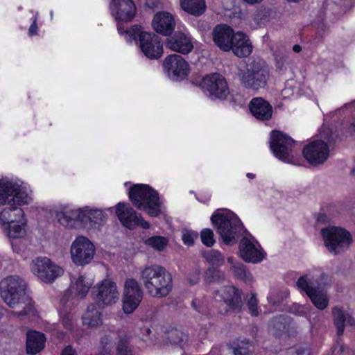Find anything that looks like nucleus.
Returning a JSON list of instances; mask_svg holds the SVG:
<instances>
[{"label": "nucleus", "mask_w": 355, "mask_h": 355, "mask_svg": "<svg viewBox=\"0 0 355 355\" xmlns=\"http://www.w3.org/2000/svg\"><path fill=\"white\" fill-rule=\"evenodd\" d=\"M33 201V191L28 184L0 179V227L10 240L26 236L28 218L21 207Z\"/></svg>", "instance_id": "f257e3e1"}, {"label": "nucleus", "mask_w": 355, "mask_h": 355, "mask_svg": "<svg viewBox=\"0 0 355 355\" xmlns=\"http://www.w3.org/2000/svg\"><path fill=\"white\" fill-rule=\"evenodd\" d=\"M53 213L58 223L69 230L80 227L97 230L106 222L105 209L92 206L76 207L71 203H60Z\"/></svg>", "instance_id": "f03ea898"}, {"label": "nucleus", "mask_w": 355, "mask_h": 355, "mask_svg": "<svg viewBox=\"0 0 355 355\" xmlns=\"http://www.w3.org/2000/svg\"><path fill=\"white\" fill-rule=\"evenodd\" d=\"M26 282L19 275H8L0 281V295L10 307L17 309L18 316L34 315L35 306L26 293Z\"/></svg>", "instance_id": "7ed1b4c3"}, {"label": "nucleus", "mask_w": 355, "mask_h": 355, "mask_svg": "<svg viewBox=\"0 0 355 355\" xmlns=\"http://www.w3.org/2000/svg\"><path fill=\"white\" fill-rule=\"evenodd\" d=\"M328 277L320 270L309 272L299 278L297 286L309 297L314 306L323 310L329 304Z\"/></svg>", "instance_id": "20e7f679"}, {"label": "nucleus", "mask_w": 355, "mask_h": 355, "mask_svg": "<svg viewBox=\"0 0 355 355\" xmlns=\"http://www.w3.org/2000/svg\"><path fill=\"white\" fill-rule=\"evenodd\" d=\"M125 187L130 201L139 209L151 217H157L162 213L163 205L158 193L148 184L125 182Z\"/></svg>", "instance_id": "39448f33"}, {"label": "nucleus", "mask_w": 355, "mask_h": 355, "mask_svg": "<svg viewBox=\"0 0 355 355\" xmlns=\"http://www.w3.org/2000/svg\"><path fill=\"white\" fill-rule=\"evenodd\" d=\"M139 279L147 293L154 297L168 295L172 290V277L164 268L146 266L139 272Z\"/></svg>", "instance_id": "423d86ee"}, {"label": "nucleus", "mask_w": 355, "mask_h": 355, "mask_svg": "<svg viewBox=\"0 0 355 355\" xmlns=\"http://www.w3.org/2000/svg\"><path fill=\"white\" fill-rule=\"evenodd\" d=\"M211 222L222 241L227 245L236 243L243 223L239 216L227 209H218L211 216Z\"/></svg>", "instance_id": "0eeeda50"}, {"label": "nucleus", "mask_w": 355, "mask_h": 355, "mask_svg": "<svg viewBox=\"0 0 355 355\" xmlns=\"http://www.w3.org/2000/svg\"><path fill=\"white\" fill-rule=\"evenodd\" d=\"M238 76L244 87L258 91L266 88L270 76L266 62L254 59L247 64L245 69H239Z\"/></svg>", "instance_id": "6e6552de"}, {"label": "nucleus", "mask_w": 355, "mask_h": 355, "mask_svg": "<svg viewBox=\"0 0 355 355\" xmlns=\"http://www.w3.org/2000/svg\"><path fill=\"white\" fill-rule=\"evenodd\" d=\"M138 38L141 52L150 59H158L163 53V46L155 34L145 31L139 26H134L125 32V39L131 42Z\"/></svg>", "instance_id": "1a4fd4ad"}, {"label": "nucleus", "mask_w": 355, "mask_h": 355, "mask_svg": "<svg viewBox=\"0 0 355 355\" xmlns=\"http://www.w3.org/2000/svg\"><path fill=\"white\" fill-rule=\"evenodd\" d=\"M331 137V130L323 127L320 131L319 137L313 139L304 147L303 156L311 165L320 166L328 159Z\"/></svg>", "instance_id": "9d476101"}, {"label": "nucleus", "mask_w": 355, "mask_h": 355, "mask_svg": "<svg viewBox=\"0 0 355 355\" xmlns=\"http://www.w3.org/2000/svg\"><path fill=\"white\" fill-rule=\"evenodd\" d=\"M320 234L324 245L334 255L347 251L354 242L351 232L341 226L329 225L322 228Z\"/></svg>", "instance_id": "9b49d317"}, {"label": "nucleus", "mask_w": 355, "mask_h": 355, "mask_svg": "<svg viewBox=\"0 0 355 355\" xmlns=\"http://www.w3.org/2000/svg\"><path fill=\"white\" fill-rule=\"evenodd\" d=\"M29 270L37 279L46 284L54 283L64 273L61 266L45 256H39L32 259Z\"/></svg>", "instance_id": "f8f14e48"}, {"label": "nucleus", "mask_w": 355, "mask_h": 355, "mask_svg": "<svg viewBox=\"0 0 355 355\" xmlns=\"http://www.w3.org/2000/svg\"><path fill=\"white\" fill-rule=\"evenodd\" d=\"M69 254L71 262L83 267L92 262L96 255L94 243L86 236L78 235L72 241Z\"/></svg>", "instance_id": "ddd939ff"}, {"label": "nucleus", "mask_w": 355, "mask_h": 355, "mask_svg": "<svg viewBox=\"0 0 355 355\" xmlns=\"http://www.w3.org/2000/svg\"><path fill=\"white\" fill-rule=\"evenodd\" d=\"M202 92L211 99L227 100L230 95L228 83L219 73H211L204 76L199 83Z\"/></svg>", "instance_id": "4468645a"}, {"label": "nucleus", "mask_w": 355, "mask_h": 355, "mask_svg": "<svg viewBox=\"0 0 355 355\" xmlns=\"http://www.w3.org/2000/svg\"><path fill=\"white\" fill-rule=\"evenodd\" d=\"M294 146L293 139L286 134L278 130L271 132L270 148L279 159L287 163H294Z\"/></svg>", "instance_id": "2eb2a0df"}, {"label": "nucleus", "mask_w": 355, "mask_h": 355, "mask_svg": "<svg viewBox=\"0 0 355 355\" xmlns=\"http://www.w3.org/2000/svg\"><path fill=\"white\" fill-rule=\"evenodd\" d=\"M110 11L117 24V30L119 34H124L123 24L130 22L135 17L137 12L136 6L132 0H111Z\"/></svg>", "instance_id": "dca6fc26"}, {"label": "nucleus", "mask_w": 355, "mask_h": 355, "mask_svg": "<svg viewBox=\"0 0 355 355\" xmlns=\"http://www.w3.org/2000/svg\"><path fill=\"white\" fill-rule=\"evenodd\" d=\"M163 70L169 79L180 82L187 78L191 69L184 58L178 54H171L164 58Z\"/></svg>", "instance_id": "f3484780"}, {"label": "nucleus", "mask_w": 355, "mask_h": 355, "mask_svg": "<svg viewBox=\"0 0 355 355\" xmlns=\"http://www.w3.org/2000/svg\"><path fill=\"white\" fill-rule=\"evenodd\" d=\"M239 255L245 262L257 264L263 261L266 253L252 235L242 238L239 244Z\"/></svg>", "instance_id": "a211bd4d"}, {"label": "nucleus", "mask_w": 355, "mask_h": 355, "mask_svg": "<svg viewBox=\"0 0 355 355\" xmlns=\"http://www.w3.org/2000/svg\"><path fill=\"white\" fill-rule=\"evenodd\" d=\"M115 214L122 225L130 230H133L137 226L144 229L150 227V223L128 203L119 202L115 206Z\"/></svg>", "instance_id": "6ab92c4d"}, {"label": "nucleus", "mask_w": 355, "mask_h": 355, "mask_svg": "<svg viewBox=\"0 0 355 355\" xmlns=\"http://www.w3.org/2000/svg\"><path fill=\"white\" fill-rule=\"evenodd\" d=\"M94 295L99 306H110L119 300V292L114 282L104 279L94 287Z\"/></svg>", "instance_id": "aec40b11"}, {"label": "nucleus", "mask_w": 355, "mask_h": 355, "mask_svg": "<svg viewBox=\"0 0 355 355\" xmlns=\"http://www.w3.org/2000/svg\"><path fill=\"white\" fill-rule=\"evenodd\" d=\"M151 26L157 33L168 36L174 31L176 21L172 13L162 10L157 12L153 15Z\"/></svg>", "instance_id": "412c9836"}, {"label": "nucleus", "mask_w": 355, "mask_h": 355, "mask_svg": "<svg viewBox=\"0 0 355 355\" xmlns=\"http://www.w3.org/2000/svg\"><path fill=\"white\" fill-rule=\"evenodd\" d=\"M116 344L117 355H133L126 338H120L116 333H110L101 339L103 355H110L114 345Z\"/></svg>", "instance_id": "4be33fe9"}, {"label": "nucleus", "mask_w": 355, "mask_h": 355, "mask_svg": "<svg viewBox=\"0 0 355 355\" xmlns=\"http://www.w3.org/2000/svg\"><path fill=\"white\" fill-rule=\"evenodd\" d=\"M235 33L236 32L227 25H218L211 32L212 40L220 50L230 52Z\"/></svg>", "instance_id": "5701e85b"}, {"label": "nucleus", "mask_w": 355, "mask_h": 355, "mask_svg": "<svg viewBox=\"0 0 355 355\" xmlns=\"http://www.w3.org/2000/svg\"><path fill=\"white\" fill-rule=\"evenodd\" d=\"M94 279L92 275L86 273L80 274L78 276L73 277L71 279L69 292L70 297L84 298L88 293L89 289L94 284Z\"/></svg>", "instance_id": "b1692460"}, {"label": "nucleus", "mask_w": 355, "mask_h": 355, "mask_svg": "<svg viewBox=\"0 0 355 355\" xmlns=\"http://www.w3.org/2000/svg\"><path fill=\"white\" fill-rule=\"evenodd\" d=\"M166 46L170 50L184 55L189 53L193 49L191 37L180 31L166 40Z\"/></svg>", "instance_id": "393cba45"}, {"label": "nucleus", "mask_w": 355, "mask_h": 355, "mask_svg": "<svg viewBox=\"0 0 355 355\" xmlns=\"http://www.w3.org/2000/svg\"><path fill=\"white\" fill-rule=\"evenodd\" d=\"M231 51L239 58L249 56L253 49L252 44L249 37L241 31H237L232 42Z\"/></svg>", "instance_id": "a878e982"}, {"label": "nucleus", "mask_w": 355, "mask_h": 355, "mask_svg": "<svg viewBox=\"0 0 355 355\" xmlns=\"http://www.w3.org/2000/svg\"><path fill=\"white\" fill-rule=\"evenodd\" d=\"M249 108L252 114L259 120H268L272 116V106L262 98L257 97L252 99Z\"/></svg>", "instance_id": "bb28decb"}, {"label": "nucleus", "mask_w": 355, "mask_h": 355, "mask_svg": "<svg viewBox=\"0 0 355 355\" xmlns=\"http://www.w3.org/2000/svg\"><path fill=\"white\" fill-rule=\"evenodd\" d=\"M46 337L39 331L30 330L26 334V350L27 354L35 355L40 353L45 346Z\"/></svg>", "instance_id": "cd10ccee"}, {"label": "nucleus", "mask_w": 355, "mask_h": 355, "mask_svg": "<svg viewBox=\"0 0 355 355\" xmlns=\"http://www.w3.org/2000/svg\"><path fill=\"white\" fill-rule=\"evenodd\" d=\"M82 323L87 327H98L102 324V315L94 304L87 306L82 316Z\"/></svg>", "instance_id": "c85d7f7f"}, {"label": "nucleus", "mask_w": 355, "mask_h": 355, "mask_svg": "<svg viewBox=\"0 0 355 355\" xmlns=\"http://www.w3.org/2000/svg\"><path fill=\"white\" fill-rule=\"evenodd\" d=\"M334 323L339 335L344 331L345 326H353L355 324L354 319L348 313H345L341 309L336 307L333 309Z\"/></svg>", "instance_id": "c756f323"}, {"label": "nucleus", "mask_w": 355, "mask_h": 355, "mask_svg": "<svg viewBox=\"0 0 355 355\" xmlns=\"http://www.w3.org/2000/svg\"><path fill=\"white\" fill-rule=\"evenodd\" d=\"M182 9L194 16H200L206 10V3L205 0H180Z\"/></svg>", "instance_id": "7c9ffc66"}, {"label": "nucleus", "mask_w": 355, "mask_h": 355, "mask_svg": "<svg viewBox=\"0 0 355 355\" xmlns=\"http://www.w3.org/2000/svg\"><path fill=\"white\" fill-rule=\"evenodd\" d=\"M224 301L232 309H239L241 304V292L234 286L224 288L221 291Z\"/></svg>", "instance_id": "2f4dec72"}, {"label": "nucleus", "mask_w": 355, "mask_h": 355, "mask_svg": "<svg viewBox=\"0 0 355 355\" xmlns=\"http://www.w3.org/2000/svg\"><path fill=\"white\" fill-rule=\"evenodd\" d=\"M227 261L231 264V270L236 276L247 284H250L253 282L254 279L252 274L246 270L243 263L234 261L231 257L228 258Z\"/></svg>", "instance_id": "473e14b6"}, {"label": "nucleus", "mask_w": 355, "mask_h": 355, "mask_svg": "<svg viewBox=\"0 0 355 355\" xmlns=\"http://www.w3.org/2000/svg\"><path fill=\"white\" fill-rule=\"evenodd\" d=\"M143 295H127L122 297V309L125 313H133L140 304Z\"/></svg>", "instance_id": "72a5a7b5"}, {"label": "nucleus", "mask_w": 355, "mask_h": 355, "mask_svg": "<svg viewBox=\"0 0 355 355\" xmlns=\"http://www.w3.org/2000/svg\"><path fill=\"white\" fill-rule=\"evenodd\" d=\"M145 245L156 251H163L168 244V239L162 236H153L144 241Z\"/></svg>", "instance_id": "f704fd0d"}, {"label": "nucleus", "mask_w": 355, "mask_h": 355, "mask_svg": "<svg viewBox=\"0 0 355 355\" xmlns=\"http://www.w3.org/2000/svg\"><path fill=\"white\" fill-rule=\"evenodd\" d=\"M143 295V292L138 282L132 278L125 280L123 286V296Z\"/></svg>", "instance_id": "c9c22d12"}, {"label": "nucleus", "mask_w": 355, "mask_h": 355, "mask_svg": "<svg viewBox=\"0 0 355 355\" xmlns=\"http://www.w3.org/2000/svg\"><path fill=\"white\" fill-rule=\"evenodd\" d=\"M168 338L172 344L182 347L187 342L188 336L181 331L175 330L170 333Z\"/></svg>", "instance_id": "e433bc0d"}, {"label": "nucleus", "mask_w": 355, "mask_h": 355, "mask_svg": "<svg viewBox=\"0 0 355 355\" xmlns=\"http://www.w3.org/2000/svg\"><path fill=\"white\" fill-rule=\"evenodd\" d=\"M204 257L209 263L214 266H220L224 262L223 255L217 250H210L205 253Z\"/></svg>", "instance_id": "4c0bfd02"}, {"label": "nucleus", "mask_w": 355, "mask_h": 355, "mask_svg": "<svg viewBox=\"0 0 355 355\" xmlns=\"http://www.w3.org/2000/svg\"><path fill=\"white\" fill-rule=\"evenodd\" d=\"M198 238V234L191 230L184 229L182 231V240L185 245L192 246Z\"/></svg>", "instance_id": "58836bf2"}, {"label": "nucleus", "mask_w": 355, "mask_h": 355, "mask_svg": "<svg viewBox=\"0 0 355 355\" xmlns=\"http://www.w3.org/2000/svg\"><path fill=\"white\" fill-rule=\"evenodd\" d=\"M200 239L202 243L207 247H211L215 243L214 234L211 229H203L200 232Z\"/></svg>", "instance_id": "ea45409f"}, {"label": "nucleus", "mask_w": 355, "mask_h": 355, "mask_svg": "<svg viewBox=\"0 0 355 355\" xmlns=\"http://www.w3.org/2000/svg\"><path fill=\"white\" fill-rule=\"evenodd\" d=\"M200 279V269L199 267H195L187 275V281L191 285L198 284Z\"/></svg>", "instance_id": "a19ab883"}, {"label": "nucleus", "mask_w": 355, "mask_h": 355, "mask_svg": "<svg viewBox=\"0 0 355 355\" xmlns=\"http://www.w3.org/2000/svg\"><path fill=\"white\" fill-rule=\"evenodd\" d=\"M248 306L252 315L256 316L258 315L257 300L254 295H251L248 299Z\"/></svg>", "instance_id": "79ce46f5"}, {"label": "nucleus", "mask_w": 355, "mask_h": 355, "mask_svg": "<svg viewBox=\"0 0 355 355\" xmlns=\"http://www.w3.org/2000/svg\"><path fill=\"white\" fill-rule=\"evenodd\" d=\"M60 319L64 328L71 330L73 325V315L69 313H60Z\"/></svg>", "instance_id": "37998d69"}, {"label": "nucleus", "mask_w": 355, "mask_h": 355, "mask_svg": "<svg viewBox=\"0 0 355 355\" xmlns=\"http://www.w3.org/2000/svg\"><path fill=\"white\" fill-rule=\"evenodd\" d=\"M286 355H311V354L309 349L298 347L289 349Z\"/></svg>", "instance_id": "c03bdc74"}, {"label": "nucleus", "mask_w": 355, "mask_h": 355, "mask_svg": "<svg viewBox=\"0 0 355 355\" xmlns=\"http://www.w3.org/2000/svg\"><path fill=\"white\" fill-rule=\"evenodd\" d=\"M37 17H38V13H36L35 16L33 18V23L31 25L29 30H28V34L31 36H33L35 35H37V31H38Z\"/></svg>", "instance_id": "a18cd8bd"}, {"label": "nucleus", "mask_w": 355, "mask_h": 355, "mask_svg": "<svg viewBox=\"0 0 355 355\" xmlns=\"http://www.w3.org/2000/svg\"><path fill=\"white\" fill-rule=\"evenodd\" d=\"M241 343V345H238V347L234 349V355H246L248 354L247 348L244 347V345H248V343H244L243 341Z\"/></svg>", "instance_id": "49530a36"}, {"label": "nucleus", "mask_w": 355, "mask_h": 355, "mask_svg": "<svg viewBox=\"0 0 355 355\" xmlns=\"http://www.w3.org/2000/svg\"><path fill=\"white\" fill-rule=\"evenodd\" d=\"M355 101H354L350 105L349 107L352 110L353 113L354 114V117L352 121V123L349 125V130L351 132L352 134L355 135Z\"/></svg>", "instance_id": "de8ad7c7"}, {"label": "nucleus", "mask_w": 355, "mask_h": 355, "mask_svg": "<svg viewBox=\"0 0 355 355\" xmlns=\"http://www.w3.org/2000/svg\"><path fill=\"white\" fill-rule=\"evenodd\" d=\"M61 355H74V352L73 349L70 347H67L64 348V349L62 351Z\"/></svg>", "instance_id": "09e8293b"}, {"label": "nucleus", "mask_w": 355, "mask_h": 355, "mask_svg": "<svg viewBox=\"0 0 355 355\" xmlns=\"http://www.w3.org/2000/svg\"><path fill=\"white\" fill-rule=\"evenodd\" d=\"M242 1L249 5H256V4L261 3L264 0H242Z\"/></svg>", "instance_id": "8fccbe9b"}, {"label": "nucleus", "mask_w": 355, "mask_h": 355, "mask_svg": "<svg viewBox=\"0 0 355 355\" xmlns=\"http://www.w3.org/2000/svg\"><path fill=\"white\" fill-rule=\"evenodd\" d=\"M263 11L262 10H257V12L254 15V20L257 21L259 19V17H261Z\"/></svg>", "instance_id": "3c124183"}, {"label": "nucleus", "mask_w": 355, "mask_h": 355, "mask_svg": "<svg viewBox=\"0 0 355 355\" xmlns=\"http://www.w3.org/2000/svg\"><path fill=\"white\" fill-rule=\"evenodd\" d=\"M214 272H216V271L212 269H209L206 272V278H208L209 276L211 275Z\"/></svg>", "instance_id": "603ef678"}, {"label": "nucleus", "mask_w": 355, "mask_h": 355, "mask_svg": "<svg viewBox=\"0 0 355 355\" xmlns=\"http://www.w3.org/2000/svg\"><path fill=\"white\" fill-rule=\"evenodd\" d=\"M301 50V47L299 45H295L293 46V51L295 52H299Z\"/></svg>", "instance_id": "864d4df0"}, {"label": "nucleus", "mask_w": 355, "mask_h": 355, "mask_svg": "<svg viewBox=\"0 0 355 355\" xmlns=\"http://www.w3.org/2000/svg\"><path fill=\"white\" fill-rule=\"evenodd\" d=\"M247 176L249 178H253L254 177V175L252 173H248Z\"/></svg>", "instance_id": "5fc2aeb1"}, {"label": "nucleus", "mask_w": 355, "mask_h": 355, "mask_svg": "<svg viewBox=\"0 0 355 355\" xmlns=\"http://www.w3.org/2000/svg\"><path fill=\"white\" fill-rule=\"evenodd\" d=\"M12 249H13V250H14V251L17 252V251L19 250H18V248H15V247L14 246L13 243H12Z\"/></svg>", "instance_id": "6e6d98bb"}, {"label": "nucleus", "mask_w": 355, "mask_h": 355, "mask_svg": "<svg viewBox=\"0 0 355 355\" xmlns=\"http://www.w3.org/2000/svg\"><path fill=\"white\" fill-rule=\"evenodd\" d=\"M63 301H68L69 300V298H67V293L65 294V295H64V298L62 299Z\"/></svg>", "instance_id": "4d7b16f0"}, {"label": "nucleus", "mask_w": 355, "mask_h": 355, "mask_svg": "<svg viewBox=\"0 0 355 355\" xmlns=\"http://www.w3.org/2000/svg\"><path fill=\"white\" fill-rule=\"evenodd\" d=\"M279 320H280V318H279V319H278V320H275L272 322H273V324H274V325H276V323H278V322H279Z\"/></svg>", "instance_id": "13d9d810"}, {"label": "nucleus", "mask_w": 355, "mask_h": 355, "mask_svg": "<svg viewBox=\"0 0 355 355\" xmlns=\"http://www.w3.org/2000/svg\"><path fill=\"white\" fill-rule=\"evenodd\" d=\"M146 333L148 334H150V329H149V328H147V329H146Z\"/></svg>", "instance_id": "bf43d9fd"}, {"label": "nucleus", "mask_w": 355, "mask_h": 355, "mask_svg": "<svg viewBox=\"0 0 355 355\" xmlns=\"http://www.w3.org/2000/svg\"><path fill=\"white\" fill-rule=\"evenodd\" d=\"M112 207H110V208H107L106 210L111 211H112Z\"/></svg>", "instance_id": "052dcab7"}]
</instances>
